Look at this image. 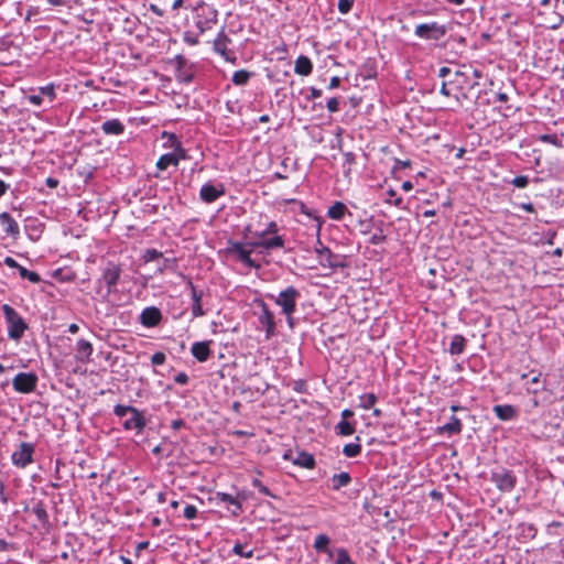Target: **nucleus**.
Masks as SVG:
<instances>
[{
    "label": "nucleus",
    "mask_w": 564,
    "mask_h": 564,
    "mask_svg": "<svg viewBox=\"0 0 564 564\" xmlns=\"http://www.w3.org/2000/svg\"><path fill=\"white\" fill-rule=\"evenodd\" d=\"M191 290H192V300H193L192 315L194 317L203 316L205 314V312L203 311V307H202L203 293L198 292L192 283H191Z\"/></svg>",
    "instance_id": "5701e85b"
},
{
    "label": "nucleus",
    "mask_w": 564,
    "mask_h": 564,
    "mask_svg": "<svg viewBox=\"0 0 564 564\" xmlns=\"http://www.w3.org/2000/svg\"><path fill=\"white\" fill-rule=\"evenodd\" d=\"M335 564H356V563L351 560V557L346 549L338 547L336 550Z\"/></svg>",
    "instance_id": "f704fd0d"
},
{
    "label": "nucleus",
    "mask_w": 564,
    "mask_h": 564,
    "mask_svg": "<svg viewBox=\"0 0 564 564\" xmlns=\"http://www.w3.org/2000/svg\"><path fill=\"white\" fill-rule=\"evenodd\" d=\"M37 376L34 372H20L13 380V389L19 393H31L36 389Z\"/></svg>",
    "instance_id": "0eeeda50"
},
{
    "label": "nucleus",
    "mask_w": 564,
    "mask_h": 564,
    "mask_svg": "<svg viewBox=\"0 0 564 564\" xmlns=\"http://www.w3.org/2000/svg\"><path fill=\"white\" fill-rule=\"evenodd\" d=\"M169 141L171 142V147L174 148V152L173 153L177 154L178 161L186 159V151L182 147L181 142L177 140L175 134H172V133L169 134Z\"/></svg>",
    "instance_id": "473e14b6"
},
{
    "label": "nucleus",
    "mask_w": 564,
    "mask_h": 564,
    "mask_svg": "<svg viewBox=\"0 0 564 564\" xmlns=\"http://www.w3.org/2000/svg\"><path fill=\"white\" fill-rule=\"evenodd\" d=\"M335 430L336 433L341 436H349L355 433V426L345 420L339 421Z\"/></svg>",
    "instance_id": "2f4dec72"
},
{
    "label": "nucleus",
    "mask_w": 564,
    "mask_h": 564,
    "mask_svg": "<svg viewBox=\"0 0 564 564\" xmlns=\"http://www.w3.org/2000/svg\"><path fill=\"white\" fill-rule=\"evenodd\" d=\"M32 512L41 524H48V514L42 501H39L33 506Z\"/></svg>",
    "instance_id": "c756f323"
},
{
    "label": "nucleus",
    "mask_w": 564,
    "mask_h": 564,
    "mask_svg": "<svg viewBox=\"0 0 564 564\" xmlns=\"http://www.w3.org/2000/svg\"><path fill=\"white\" fill-rule=\"evenodd\" d=\"M0 223L4 227V232L13 238H17L20 234V228L18 223L13 219V217L7 213H0Z\"/></svg>",
    "instance_id": "2eb2a0df"
},
{
    "label": "nucleus",
    "mask_w": 564,
    "mask_h": 564,
    "mask_svg": "<svg viewBox=\"0 0 564 564\" xmlns=\"http://www.w3.org/2000/svg\"><path fill=\"white\" fill-rule=\"evenodd\" d=\"M386 239H387V237L383 235L382 230H380L379 232H375L369 238V243L373 245V246L381 245L386 241Z\"/></svg>",
    "instance_id": "09e8293b"
},
{
    "label": "nucleus",
    "mask_w": 564,
    "mask_h": 564,
    "mask_svg": "<svg viewBox=\"0 0 564 564\" xmlns=\"http://www.w3.org/2000/svg\"><path fill=\"white\" fill-rule=\"evenodd\" d=\"M191 352L199 362H205L212 354L209 341L194 343L192 345Z\"/></svg>",
    "instance_id": "dca6fc26"
},
{
    "label": "nucleus",
    "mask_w": 564,
    "mask_h": 564,
    "mask_svg": "<svg viewBox=\"0 0 564 564\" xmlns=\"http://www.w3.org/2000/svg\"><path fill=\"white\" fill-rule=\"evenodd\" d=\"M2 312L8 325V336L13 340H20L28 328L20 314L9 304L2 305Z\"/></svg>",
    "instance_id": "f03ea898"
},
{
    "label": "nucleus",
    "mask_w": 564,
    "mask_h": 564,
    "mask_svg": "<svg viewBox=\"0 0 564 564\" xmlns=\"http://www.w3.org/2000/svg\"><path fill=\"white\" fill-rule=\"evenodd\" d=\"M46 184H47L48 187L54 188V187H56L58 185V181L55 180V178L48 177L46 180Z\"/></svg>",
    "instance_id": "0e129e2a"
},
{
    "label": "nucleus",
    "mask_w": 564,
    "mask_h": 564,
    "mask_svg": "<svg viewBox=\"0 0 564 564\" xmlns=\"http://www.w3.org/2000/svg\"><path fill=\"white\" fill-rule=\"evenodd\" d=\"M540 141L545 143H551L555 145L556 148H562V141L556 134H542L539 137Z\"/></svg>",
    "instance_id": "ea45409f"
},
{
    "label": "nucleus",
    "mask_w": 564,
    "mask_h": 564,
    "mask_svg": "<svg viewBox=\"0 0 564 564\" xmlns=\"http://www.w3.org/2000/svg\"><path fill=\"white\" fill-rule=\"evenodd\" d=\"M113 414L118 417H124L127 414H130V417L122 423L126 431L135 430L137 434H140L147 426L143 412L132 405L117 404L113 408Z\"/></svg>",
    "instance_id": "f257e3e1"
},
{
    "label": "nucleus",
    "mask_w": 564,
    "mask_h": 564,
    "mask_svg": "<svg viewBox=\"0 0 564 564\" xmlns=\"http://www.w3.org/2000/svg\"><path fill=\"white\" fill-rule=\"evenodd\" d=\"M162 257V253L160 251H158L156 249H148L145 252H144V256H143V259L145 262H151V261H154L159 258Z\"/></svg>",
    "instance_id": "c03bdc74"
},
{
    "label": "nucleus",
    "mask_w": 564,
    "mask_h": 564,
    "mask_svg": "<svg viewBox=\"0 0 564 564\" xmlns=\"http://www.w3.org/2000/svg\"><path fill=\"white\" fill-rule=\"evenodd\" d=\"M319 252L327 253V256H328L327 260H328L330 267H334V268H337V267H341L343 268L344 267V263L339 262L338 261V257L334 256L328 248L324 247Z\"/></svg>",
    "instance_id": "79ce46f5"
},
{
    "label": "nucleus",
    "mask_w": 564,
    "mask_h": 564,
    "mask_svg": "<svg viewBox=\"0 0 564 564\" xmlns=\"http://www.w3.org/2000/svg\"><path fill=\"white\" fill-rule=\"evenodd\" d=\"M9 188V185L6 184L2 180H0V197H2Z\"/></svg>",
    "instance_id": "680f3d73"
},
{
    "label": "nucleus",
    "mask_w": 564,
    "mask_h": 564,
    "mask_svg": "<svg viewBox=\"0 0 564 564\" xmlns=\"http://www.w3.org/2000/svg\"><path fill=\"white\" fill-rule=\"evenodd\" d=\"M232 552L241 557L251 558L253 556V551L250 550L248 552L243 551V546L240 543L235 544Z\"/></svg>",
    "instance_id": "a18cd8bd"
},
{
    "label": "nucleus",
    "mask_w": 564,
    "mask_h": 564,
    "mask_svg": "<svg viewBox=\"0 0 564 564\" xmlns=\"http://www.w3.org/2000/svg\"><path fill=\"white\" fill-rule=\"evenodd\" d=\"M329 543H330V539H329L328 535H326V534H318L315 538L313 546H314V549L317 552H324V551H328Z\"/></svg>",
    "instance_id": "72a5a7b5"
},
{
    "label": "nucleus",
    "mask_w": 564,
    "mask_h": 564,
    "mask_svg": "<svg viewBox=\"0 0 564 564\" xmlns=\"http://www.w3.org/2000/svg\"><path fill=\"white\" fill-rule=\"evenodd\" d=\"M18 271H19V274H20V276L22 279H26V280H29L32 283H39L41 281V278H40L39 273H36L34 271H30V270H28L26 268H24L22 265H20Z\"/></svg>",
    "instance_id": "4c0bfd02"
},
{
    "label": "nucleus",
    "mask_w": 564,
    "mask_h": 564,
    "mask_svg": "<svg viewBox=\"0 0 564 564\" xmlns=\"http://www.w3.org/2000/svg\"><path fill=\"white\" fill-rule=\"evenodd\" d=\"M313 70L311 59L305 55H300L295 59L294 72L301 76H308Z\"/></svg>",
    "instance_id": "aec40b11"
},
{
    "label": "nucleus",
    "mask_w": 564,
    "mask_h": 564,
    "mask_svg": "<svg viewBox=\"0 0 564 564\" xmlns=\"http://www.w3.org/2000/svg\"><path fill=\"white\" fill-rule=\"evenodd\" d=\"M256 304L261 308V313L258 316L259 323L265 328V337L270 339L275 335V319L273 313L269 310L267 303L262 300H257Z\"/></svg>",
    "instance_id": "6e6552de"
},
{
    "label": "nucleus",
    "mask_w": 564,
    "mask_h": 564,
    "mask_svg": "<svg viewBox=\"0 0 564 564\" xmlns=\"http://www.w3.org/2000/svg\"><path fill=\"white\" fill-rule=\"evenodd\" d=\"M197 516V508L193 505H187L185 508H184V517L187 519V520H193L195 519Z\"/></svg>",
    "instance_id": "3c124183"
},
{
    "label": "nucleus",
    "mask_w": 564,
    "mask_h": 564,
    "mask_svg": "<svg viewBox=\"0 0 564 564\" xmlns=\"http://www.w3.org/2000/svg\"><path fill=\"white\" fill-rule=\"evenodd\" d=\"M226 252L229 254H236L238 260L249 268H260V264L251 259V250H247L241 242L230 241Z\"/></svg>",
    "instance_id": "1a4fd4ad"
},
{
    "label": "nucleus",
    "mask_w": 564,
    "mask_h": 564,
    "mask_svg": "<svg viewBox=\"0 0 564 564\" xmlns=\"http://www.w3.org/2000/svg\"><path fill=\"white\" fill-rule=\"evenodd\" d=\"M355 162V154L352 152H346L344 153V163L343 166L347 173L350 172V166Z\"/></svg>",
    "instance_id": "49530a36"
},
{
    "label": "nucleus",
    "mask_w": 564,
    "mask_h": 564,
    "mask_svg": "<svg viewBox=\"0 0 564 564\" xmlns=\"http://www.w3.org/2000/svg\"><path fill=\"white\" fill-rule=\"evenodd\" d=\"M3 263L11 269L20 268V264L12 257H6Z\"/></svg>",
    "instance_id": "6e6d98bb"
},
{
    "label": "nucleus",
    "mask_w": 564,
    "mask_h": 564,
    "mask_svg": "<svg viewBox=\"0 0 564 564\" xmlns=\"http://www.w3.org/2000/svg\"><path fill=\"white\" fill-rule=\"evenodd\" d=\"M377 402V397L373 393H365L359 397V406L368 410L375 405Z\"/></svg>",
    "instance_id": "e433bc0d"
},
{
    "label": "nucleus",
    "mask_w": 564,
    "mask_h": 564,
    "mask_svg": "<svg viewBox=\"0 0 564 564\" xmlns=\"http://www.w3.org/2000/svg\"><path fill=\"white\" fill-rule=\"evenodd\" d=\"M462 429H463V424H462L460 420L457 416L452 415L448 423L438 427V432L452 436V435L459 434L462 432Z\"/></svg>",
    "instance_id": "412c9836"
},
{
    "label": "nucleus",
    "mask_w": 564,
    "mask_h": 564,
    "mask_svg": "<svg viewBox=\"0 0 564 564\" xmlns=\"http://www.w3.org/2000/svg\"><path fill=\"white\" fill-rule=\"evenodd\" d=\"M293 463L297 466L312 469L315 466V458L312 454H308L306 452H301L297 454L296 458L293 460Z\"/></svg>",
    "instance_id": "bb28decb"
},
{
    "label": "nucleus",
    "mask_w": 564,
    "mask_h": 564,
    "mask_svg": "<svg viewBox=\"0 0 564 564\" xmlns=\"http://www.w3.org/2000/svg\"><path fill=\"white\" fill-rule=\"evenodd\" d=\"M511 184L514 186V187H518V188H524L528 186L529 184V177L525 176V175H519V176H516L512 181H511Z\"/></svg>",
    "instance_id": "37998d69"
},
{
    "label": "nucleus",
    "mask_w": 564,
    "mask_h": 564,
    "mask_svg": "<svg viewBox=\"0 0 564 564\" xmlns=\"http://www.w3.org/2000/svg\"><path fill=\"white\" fill-rule=\"evenodd\" d=\"M322 96V90L318 89V88H315V87H312L311 88V95H310V98L312 99H317Z\"/></svg>",
    "instance_id": "bf43d9fd"
},
{
    "label": "nucleus",
    "mask_w": 564,
    "mask_h": 564,
    "mask_svg": "<svg viewBox=\"0 0 564 564\" xmlns=\"http://www.w3.org/2000/svg\"><path fill=\"white\" fill-rule=\"evenodd\" d=\"M230 42L226 33L219 32L214 40V50L221 56L228 58V43Z\"/></svg>",
    "instance_id": "4be33fe9"
},
{
    "label": "nucleus",
    "mask_w": 564,
    "mask_h": 564,
    "mask_svg": "<svg viewBox=\"0 0 564 564\" xmlns=\"http://www.w3.org/2000/svg\"><path fill=\"white\" fill-rule=\"evenodd\" d=\"M120 275H121V268L119 264H116L115 262H107L106 267L102 269V274H101V281L105 282V284L107 285V293H111L119 279H120Z\"/></svg>",
    "instance_id": "9d476101"
},
{
    "label": "nucleus",
    "mask_w": 564,
    "mask_h": 564,
    "mask_svg": "<svg viewBox=\"0 0 564 564\" xmlns=\"http://www.w3.org/2000/svg\"><path fill=\"white\" fill-rule=\"evenodd\" d=\"M361 453V445L359 443H349L343 447V454L346 457L352 458Z\"/></svg>",
    "instance_id": "c9c22d12"
},
{
    "label": "nucleus",
    "mask_w": 564,
    "mask_h": 564,
    "mask_svg": "<svg viewBox=\"0 0 564 564\" xmlns=\"http://www.w3.org/2000/svg\"><path fill=\"white\" fill-rule=\"evenodd\" d=\"M162 319L161 311L155 306L145 307L140 315V323L145 327H155Z\"/></svg>",
    "instance_id": "f8f14e48"
},
{
    "label": "nucleus",
    "mask_w": 564,
    "mask_h": 564,
    "mask_svg": "<svg viewBox=\"0 0 564 564\" xmlns=\"http://www.w3.org/2000/svg\"><path fill=\"white\" fill-rule=\"evenodd\" d=\"M251 484H252L253 487L258 488V490L261 494H263V495H265L268 497H271V498H276V496L273 495L271 492V490L267 486H264L258 478H253Z\"/></svg>",
    "instance_id": "a19ab883"
},
{
    "label": "nucleus",
    "mask_w": 564,
    "mask_h": 564,
    "mask_svg": "<svg viewBox=\"0 0 564 564\" xmlns=\"http://www.w3.org/2000/svg\"><path fill=\"white\" fill-rule=\"evenodd\" d=\"M465 346H466V338L462 335H455L452 338L448 351L451 355H460V354H463Z\"/></svg>",
    "instance_id": "cd10ccee"
},
{
    "label": "nucleus",
    "mask_w": 564,
    "mask_h": 564,
    "mask_svg": "<svg viewBox=\"0 0 564 564\" xmlns=\"http://www.w3.org/2000/svg\"><path fill=\"white\" fill-rule=\"evenodd\" d=\"M352 0H339L338 1V10L341 14H347L352 8Z\"/></svg>",
    "instance_id": "de8ad7c7"
},
{
    "label": "nucleus",
    "mask_w": 564,
    "mask_h": 564,
    "mask_svg": "<svg viewBox=\"0 0 564 564\" xmlns=\"http://www.w3.org/2000/svg\"><path fill=\"white\" fill-rule=\"evenodd\" d=\"M251 75L252 74L246 69H239L234 73L231 80L236 86H242L249 82Z\"/></svg>",
    "instance_id": "7c9ffc66"
},
{
    "label": "nucleus",
    "mask_w": 564,
    "mask_h": 564,
    "mask_svg": "<svg viewBox=\"0 0 564 564\" xmlns=\"http://www.w3.org/2000/svg\"><path fill=\"white\" fill-rule=\"evenodd\" d=\"M225 195V187L223 184L214 185L206 183L199 191V197L204 203L210 204Z\"/></svg>",
    "instance_id": "9b49d317"
},
{
    "label": "nucleus",
    "mask_w": 564,
    "mask_h": 564,
    "mask_svg": "<svg viewBox=\"0 0 564 564\" xmlns=\"http://www.w3.org/2000/svg\"><path fill=\"white\" fill-rule=\"evenodd\" d=\"M55 88L53 84H50L47 86H43L39 88L37 94H32L28 96V100L30 104L34 106H41L43 101V97H47L50 101H53L55 99Z\"/></svg>",
    "instance_id": "4468645a"
},
{
    "label": "nucleus",
    "mask_w": 564,
    "mask_h": 564,
    "mask_svg": "<svg viewBox=\"0 0 564 564\" xmlns=\"http://www.w3.org/2000/svg\"><path fill=\"white\" fill-rule=\"evenodd\" d=\"M347 212V206L344 203L336 202L328 208L327 216L333 220H340Z\"/></svg>",
    "instance_id": "393cba45"
},
{
    "label": "nucleus",
    "mask_w": 564,
    "mask_h": 564,
    "mask_svg": "<svg viewBox=\"0 0 564 564\" xmlns=\"http://www.w3.org/2000/svg\"><path fill=\"white\" fill-rule=\"evenodd\" d=\"M449 74H451V69L448 67H446V66L441 67L440 70H438V76L440 77H446Z\"/></svg>",
    "instance_id": "052dcab7"
},
{
    "label": "nucleus",
    "mask_w": 564,
    "mask_h": 564,
    "mask_svg": "<svg viewBox=\"0 0 564 564\" xmlns=\"http://www.w3.org/2000/svg\"><path fill=\"white\" fill-rule=\"evenodd\" d=\"M91 354H93L91 343L86 339H79L77 341V347H76V358L82 362H86V361H89Z\"/></svg>",
    "instance_id": "6ab92c4d"
},
{
    "label": "nucleus",
    "mask_w": 564,
    "mask_h": 564,
    "mask_svg": "<svg viewBox=\"0 0 564 564\" xmlns=\"http://www.w3.org/2000/svg\"><path fill=\"white\" fill-rule=\"evenodd\" d=\"M447 33V28L444 24H440L435 21L429 23L417 24L414 29L415 36L422 40L438 41Z\"/></svg>",
    "instance_id": "20e7f679"
},
{
    "label": "nucleus",
    "mask_w": 564,
    "mask_h": 564,
    "mask_svg": "<svg viewBox=\"0 0 564 564\" xmlns=\"http://www.w3.org/2000/svg\"><path fill=\"white\" fill-rule=\"evenodd\" d=\"M101 130L108 135H119L123 133L124 124L119 119H110L101 124Z\"/></svg>",
    "instance_id": "a211bd4d"
},
{
    "label": "nucleus",
    "mask_w": 564,
    "mask_h": 564,
    "mask_svg": "<svg viewBox=\"0 0 564 564\" xmlns=\"http://www.w3.org/2000/svg\"><path fill=\"white\" fill-rule=\"evenodd\" d=\"M35 446L32 443L22 442L11 455L12 464L19 468H25L33 463Z\"/></svg>",
    "instance_id": "423d86ee"
},
{
    "label": "nucleus",
    "mask_w": 564,
    "mask_h": 564,
    "mask_svg": "<svg viewBox=\"0 0 564 564\" xmlns=\"http://www.w3.org/2000/svg\"><path fill=\"white\" fill-rule=\"evenodd\" d=\"M249 246L253 248H263L267 250L279 249L284 247V238L279 235H273L271 238H257L256 241L249 242Z\"/></svg>",
    "instance_id": "ddd939ff"
},
{
    "label": "nucleus",
    "mask_w": 564,
    "mask_h": 564,
    "mask_svg": "<svg viewBox=\"0 0 564 564\" xmlns=\"http://www.w3.org/2000/svg\"><path fill=\"white\" fill-rule=\"evenodd\" d=\"M540 377H541V373H540V372H536V373L531 378L530 382H531L532 384H535V386L540 384V382H541Z\"/></svg>",
    "instance_id": "774afa93"
},
{
    "label": "nucleus",
    "mask_w": 564,
    "mask_h": 564,
    "mask_svg": "<svg viewBox=\"0 0 564 564\" xmlns=\"http://www.w3.org/2000/svg\"><path fill=\"white\" fill-rule=\"evenodd\" d=\"M300 296V291L292 285L281 291L276 296L270 295L275 304L281 307L284 315H293L296 310V301Z\"/></svg>",
    "instance_id": "7ed1b4c3"
},
{
    "label": "nucleus",
    "mask_w": 564,
    "mask_h": 564,
    "mask_svg": "<svg viewBox=\"0 0 564 564\" xmlns=\"http://www.w3.org/2000/svg\"><path fill=\"white\" fill-rule=\"evenodd\" d=\"M340 78L338 76H334L330 78V82H329V85H328V88L329 89H335L337 88L339 85H340Z\"/></svg>",
    "instance_id": "4d7b16f0"
},
{
    "label": "nucleus",
    "mask_w": 564,
    "mask_h": 564,
    "mask_svg": "<svg viewBox=\"0 0 564 564\" xmlns=\"http://www.w3.org/2000/svg\"><path fill=\"white\" fill-rule=\"evenodd\" d=\"M176 78L178 82L188 84L193 80L194 75L192 73H187V72H184L183 69H181L177 72Z\"/></svg>",
    "instance_id": "8fccbe9b"
},
{
    "label": "nucleus",
    "mask_w": 564,
    "mask_h": 564,
    "mask_svg": "<svg viewBox=\"0 0 564 564\" xmlns=\"http://www.w3.org/2000/svg\"><path fill=\"white\" fill-rule=\"evenodd\" d=\"M184 424H185V423H184V421H183V420L177 419V420H173V421H172V423H171V427H172L173 430H175V431H176V430H180L181 427H183V426H184Z\"/></svg>",
    "instance_id": "13d9d810"
},
{
    "label": "nucleus",
    "mask_w": 564,
    "mask_h": 564,
    "mask_svg": "<svg viewBox=\"0 0 564 564\" xmlns=\"http://www.w3.org/2000/svg\"><path fill=\"white\" fill-rule=\"evenodd\" d=\"M351 477L349 473L341 471L339 474H335L332 477V489L333 490H339L343 487H346L350 484Z\"/></svg>",
    "instance_id": "b1692460"
},
{
    "label": "nucleus",
    "mask_w": 564,
    "mask_h": 564,
    "mask_svg": "<svg viewBox=\"0 0 564 564\" xmlns=\"http://www.w3.org/2000/svg\"><path fill=\"white\" fill-rule=\"evenodd\" d=\"M327 110L329 112H337L339 110V101L336 97L329 98L327 100Z\"/></svg>",
    "instance_id": "864d4df0"
},
{
    "label": "nucleus",
    "mask_w": 564,
    "mask_h": 564,
    "mask_svg": "<svg viewBox=\"0 0 564 564\" xmlns=\"http://www.w3.org/2000/svg\"><path fill=\"white\" fill-rule=\"evenodd\" d=\"M174 381L178 384H186L188 382V376L185 372H180L174 377Z\"/></svg>",
    "instance_id": "5fc2aeb1"
},
{
    "label": "nucleus",
    "mask_w": 564,
    "mask_h": 564,
    "mask_svg": "<svg viewBox=\"0 0 564 564\" xmlns=\"http://www.w3.org/2000/svg\"><path fill=\"white\" fill-rule=\"evenodd\" d=\"M165 359H166L165 354L162 351H158V352L153 354L151 361H152V365H154V366H161L165 362Z\"/></svg>",
    "instance_id": "603ef678"
},
{
    "label": "nucleus",
    "mask_w": 564,
    "mask_h": 564,
    "mask_svg": "<svg viewBox=\"0 0 564 564\" xmlns=\"http://www.w3.org/2000/svg\"><path fill=\"white\" fill-rule=\"evenodd\" d=\"M412 188H413V184H412V182H410V181H404V182L402 183V189H403V191L409 192V191H411Z\"/></svg>",
    "instance_id": "69168bd1"
},
{
    "label": "nucleus",
    "mask_w": 564,
    "mask_h": 564,
    "mask_svg": "<svg viewBox=\"0 0 564 564\" xmlns=\"http://www.w3.org/2000/svg\"><path fill=\"white\" fill-rule=\"evenodd\" d=\"M492 411L501 421H511L517 417V410L510 404H497Z\"/></svg>",
    "instance_id": "f3484780"
},
{
    "label": "nucleus",
    "mask_w": 564,
    "mask_h": 564,
    "mask_svg": "<svg viewBox=\"0 0 564 564\" xmlns=\"http://www.w3.org/2000/svg\"><path fill=\"white\" fill-rule=\"evenodd\" d=\"M217 497L220 501L232 505L234 507H237V510H232L234 516H239L242 512V505L234 498L230 494L227 492H218Z\"/></svg>",
    "instance_id": "c85d7f7f"
},
{
    "label": "nucleus",
    "mask_w": 564,
    "mask_h": 564,
    "mask_svg": "<svg viewBox=\"0 0 564 564\" xmlns=\"http://www.w3.org/2000/svg\"><path fill=\"white\" fill-rule=\"evenodd\" d=\"M491 481L502 492H510L517 485V477L512 470L498 468L491 473Z\"/></svg>",
    "instance_id": "39448f33"
},
{
    "label": "nucleus",
    "mask_w": 564,
    "mask_h": 564,
    "mask_svg": "<svg viewBox=\"0 0 564 564\" xmlns=\"http://www.w3.org/2000/svg\"><path fill=\"white\" fill-rule=\"evenodd\" d=\"M497 99H498V101H500V102H507V101H508V99H509V97H508V95H507V94H505V93H498V94H497Z\"/></svg>",
    "instance_id": "338daca9"
},
{
    "label": "nucleus",
    "mask_w": 564,
    "mask_h": 564,
    "mask_svg": "<svg viewBox=\"0 0 564 564\" xmlns=\"http://www.w3.org/2000/svg\"><path fill=\"white\" fill-rule=\"evenodd\" d=\"M354 415V412L349 409H345L343 412H341V419L347 421L348 417H351Z\"/></svg>",
    "instance_id": "e2e57ef3"
},
{
    "label": "nucleus",
    "mask_w": 564,
    "mask_h": 564,
    "mask_svg": "<svg viewBox=\"0 0 564 564\" xmlns=\"http://www.w3.org/2000/svg\"><path fill=\"white\" fill-rule=\"evenodd\" d=\"M178 164V156L176 153H166L159 158L156 167L161 171L166 170L170 165L176 166Z\"/></svg>",
    "instance_id": "a878e982"
},
{
    "label": "nucleus",
    "mask_w": 564,
    "mask_h": 564,
    "mask_svg": "<svg viewBox=\"0 0 564 564\" xmlns=\"http://www.w3.org/2000/svg\"><path fill=\"white\" fill-rule=\"evenodd\" d=\"M278 231H279L278 224H276L275 221H270V223L267 225V227H265V229H264V230H262V231H256V232L253 234V236H254L256 238H264V237H267V236H269V235H274V236H275V235L278 234Z\"/></svg>",
    "instance_id": "58836bf2"
}]
</instances>
